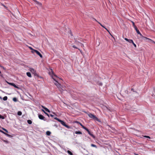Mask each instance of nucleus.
I'll use <instances>...</instances> for the list:
<instances>
[{
    "mask_svg": "<svg viewBox=\"0 0 155 155\" xmlns=\"http://www.w3.org/2000/svg\"><path fill=\"white\" fill-rule=\"evenodd\" d=\"M88 115L90 117L93 119L94 120L97 121L99 122H101L100 120L97 118L95 115L90 113L88 114Z\"/></svg>",
    "mask_w": 155,
    "mask_h": 155,
    "instance_id": "obj_1",
    "label": "nucleus"
},
{
    "mask_svg": "<svg viewBox=\"0 0 155 155\" xmlns=\"http://www.w3.org/2000/svg\"><path fill=\"white\" fill-rule=\"evenodd\" d=\"M63 126L66 127L68 129L71 128V127L70 126L67 125L66 123L64 122V121H63L61 120L59 122Z\"/></svg>",
    "mask_w": 155,
    "mask_h": 155,
    "instance_id": "obj_2",
    "label": "nucleus"
},
{
    "mask_svg": "<svg viewBox=\"0 0 155 155\" xmlns=\"http://www.w3.org/2000/svg\"><path fill=\"white\" fill-rule=\"evenodd\" d=\"M135 27V28H135V30H136V32H137V34L140 35V36L141 37V38H142V39L144 38H145V37H144L140 33L139 30L138 29V28L137 27Z\"/></svg>",
    "mask_w": 155,
    "mask_h": 155,
    "instance_id": "obj_3",
    "label": "nucleus"
},
{
    "mask_svg": "<svg viewBox=\"0 0 155 155\" xmlns=\"http://www.w3.org/2000/svg\"><path fill=\"white\" fill-rule=\"evenodd\" d=\"M38 118L39 119L41 120H43L44 121H46V119L45 118V117L43 115L40 114H38Z\"/></svg>",
    "mask_w": 155,
    "mask_h": 155,
    "instance_id": "obj_4",
    "label": "nucleus"
},
{
    "mask_svg": "<svg viewBox=\"0 0 155 155\" xmlns=\"http://www.w3.org/2000/svg\"><path fill=\"white\" fill-rule=\"evenodd\" d=\"M52 78L56 82V83H54L55 85H56L58 87H60L61 86V84L59 83L54 78H53L52 76Z\"/></svg>",
    "mask_w": 155,
    "mask_h": 155,
    "instance_id": "obj_5",
    "label": "nucleus"
},
{
    "mask_svg": "<svg viewBox=\"0 0 155 155\" xmlns=\"http://www.w3.org/2000/svg\"><path fill=\"white\" fill-rule=\"evenodd\" d=\"M85 130L87 131L88 134L91 136L92 137L94 138H95V137L93 134L92 132H91L87 128Z\"/></svg>",
    "mask_w": 155,
    "mask_h": 155,
    "instance_id": "obj_6",
    "label": "nucleus"
},
{
    "mask_svg": "<svg viewBox=\"0 0 155 155\" xmlns=\"http://www.w3.org/2000/svg\"><path fill=\"white\" fill-rule=\"evenodd\" d=\"M41 107L44 109L45 111H46L48 112V113H50L51 112L49 110L48 108H47L45 106H43V105H41Z\"/></svg>",
    "mask_w": 155,
    "mask_h": 155,
    "instance_id": "obj_7",
    "label": "nucleus"
},
{
    "mask_svg": "<svg viewBox=\"0 0 155 155\" xmlns=\"http://www.w3.org/2000/svg\"><path fill=\"white\" fill-rule=\"evenodd\" d=\"M36 51V52L35 53L37 55H39L41 58H42L43 57H42V55L40 53L39 51H38L37 50V51Z\"/></svg>",
    "mask_w": 155,
    "mask_h": 155,
    "instance_id": "obj_8",
    "label": "nucleus"
},
{
    "mask_svg": "<svg viewBox=\"0 0 155 155\" xmlns=\"http://www.w3.org/2000/svg\"><path fill=\"white\" fill-rule=\"evenodd\" d=\"M144 38L146 39H148L149 42H150L151 43H153L154 44H155V42L154 41H153V40H152L148 38L145 37Z\"/></svg>",
    "mask_w": 155,
    "mask_h": 155,
    "instance_id": "obj_9",
    "label": "nucleus"
},
{
    "mask_svg": "<svg viewBox=\"0 0 155 155\" xmlns=\"http://www.w3.org/2000/svg\"><path fill=\"white\" fill-rule=\"evenodd\" d=\"M124 39L127 41L128 42H129L130 43H131V42H133V40L132 39H129L126 38H124Z\"/></svg>",
    "mask_w": 155,
    "mask_h": 155,
    "instance_id": "obj_10",
    "label": "nucleus"
},
{
    "mask_svg": "<svg viewBox=\"0 0 155 155\" xmlns=\"http://www.w3.org/2000/svg\"><path fill=\"white\" fill-rule=\"evenodd\" d=\"M34 2L36 3V4L39 5V6H41L42 5V4L41 3L39 2H38L36 0H33V1Z\"/></svg>",
    "mask_w": 155,
    "mask_h": 155,
    "instance_id": "obj_11",
    "label": "nucleus"
},
{
    "mask_svg": "<svg viewBox=\"0 0 155 155\" xmlns=\"http://www.w3.org/2000/svg\"><path fill=\"white\" fill-rule=\"evenodd\" d=\"M42 111L45 114H46L49 117H50L49 114L46 113L44 109H41Z\"/></svg>",
    "mask_w": 155,
    "mask_h": 155,
    "instance_id": "obj_12",
    "label": "nucleus"
},
{
    "mask_svg": "<svg viewBox=\"0 0 155 155\" xmlns=\"http://www.w3.org/2000/svg\"><path fill=\"white\" fill-rule=\"evenodd\" d=\"M75 133L76 134H82V133L80 131H76L75 132Z\"/></svg>",
    "mask_w": 155,
    "mask_h": 155,
    "instance_id": "obj_13",
    "label": "nucleus"
},
{
    "mask_svg": "<svg viewBox=\"0 0 155 155\" xmlns=\"http://www.w3.org/2000/svg\"><path fill=\"white\" fill-rule=\"evenodd\" d=\"M26 74L27 75V76H28L29 77L31 78V73L30 72H27L26 73Z\"/></svg>",
    "mask_w": 155,
    "mask_h": 155,
    "instance_id": "obj_14",
    "label": "nucleus"
},
{
    "mask_svg": "<svg viewBox=\"0 0 155 155\" xmlns=\"http://www.w3.org/2000/svg\"><path fill=\"white\" fill-rule=\"evenodd\" d=\"M34 76H36L38 77H39L40 78H41V76H39L35 72L34 74Z\"/></svg>",
    "mask_w": 155,
    "mask_h": 155,
    "instance_id": "obj_15",
    "label": "nucleus"
},
{
    "mask_svg": "<svg viewBox=\"0 0 155 155\" xmlns=\"http://www.w3.org/2000/svg\"><path fill=\"white\" fill-rule=\"evenodd\" d=\"M2 140L5 143H6L8 144L9 143V142L7 140H4V139H2Z\"/></svg>",
    "mask_w": 155,
    "mask_h": 155,
    "instance_id": "obj_16",
    "label": "nucleus"
},
{
    "mask_svg": "<svg viewBox=\"0 0 155 155\" xmlns=\"http://www.w3.org/2000/svg\"><path fill=\"white\" fill-rule=\"evenodd\" d=\"M12 86H13L15 88H19L18 87L16 86L14 83H12Z\"/></svg>",
    "mask_w": 155,
    "mask_h": 155,
    "instance_id": "obj_17",
    "label": "nucleus"
},
{
    "mask_svg": "<svg viewBox=\"0 0 155 155\" xmlns=\"http://www.w3.org/2000/svg\"><path fill=\"white\" fill-rule=\"evenodd\" d=\"M51 134V132L49 131H47L46 132V134L48 136H50Z\"/></svg>",
    "mask_w": 155,
    "mask_h": 155,
    "instance_id": "obj_18",
    "label": "nucleus"
},
{
    "mask_svg": "<svg viewBox=\"0 0 155 155\" xmlns=\"http://www.w3.org/2000/svg\"><path fill=\"white\" fill-rule=\"evenodd\" d=\"M30 71L33 74L36 72L35 70L33 68H31Z\"/></svg>",
    "mask_w": 155,
    "mask_h": 155,
    "instance_id": "obj_19",
    "label": "nucleus"
},
{
    "mask_svg": "<svg viewBox=\"0 0 155 155\" xmlns=\"http://www.w3.org/2000/svg\"><path fill=\"white\" fill-rule=\"evenodd\" d=\"M27 122L29 124H32V121L31 120H27Z\"/></svg>",
    "mask_w": 155,
    "mask_h": 155,
    "instance_id": "obj_20",
    "label": "nucleus"
},
{
    "mask_svg": "<svg viewBox=\"0 0 155 155\" xmlns=\"http://www.w3.org/2000/svg\"><path fill=\"white\" fill-rule=\"evenodd\" d=\"M67 153L70 155H73V153L69 150H68L67 151Z\"/></svg>",
    "mask_w": 155,
    "mask_h": 155,
    "instance_id": "obj_21",
    "label": "nucleus"
},
{
    "mask_svg": "<svg viewBox=\"0 0 155 155\" xmlns=\"http://www.w3.org/2000/svg\"><path fill=\"white\" fill-rule=\"evenodd\" d=\"M96 83L97 84L100 86H102V83L101 82H99L97 81V82Z\"/></svg>",
    "mask_w": 155,
    "mask_h": 155,
    "instance_id": "obj_22",
    "label": "nucleus"
},
{
    "mask_svg": "<svg viewBox=\"0 0 155 155\" xmlns=\"http://www.w3.org/2000/svg\"><path fill=\"white\" fill-rule=\"evenodd\" d=\"M7 99H8V97L7 96H5L3 98V100L4 101H6L7 100Z\"/></svg>",
    "mask_w": 155,
    "mask_h": 155,
    "instance_id": "obj_23",
    "label": "nucleus"
},
{
    "mask_svg": "<svg viewBox=\"0 0 155 155\" xmlns=\"http://www.w3.org/2000/svg\"><path fill=\"white\" fill-rule=\"evenodd\" d=\"M5 135L6 136H8V137H9L12 138L13 137L12 136L10 135L9 134H7V133H6V134H5Z\"/></svg>",
    "mask_w": 155,
    "mask_h": 155,
    "instance_id": "obj_24",
    "label": "nucleus"
},
{
    "mask_svg": "<svg viewBox=\"0 0 155 155\" xmlns=\"http://www.w3.org/2000/svg\"><path fill=\"white\" fill-rule=\"evenodd\" d=\"M17 114L19 116H21L22 115V112L21 111H18L17 113Z\"/></svg>",
    "mask_w": 155,
    "mask_h": 155,
    "instance_id": "obj_25",
    "label": "nucleus"
},
{
    "mask_svg": "<svg viewBox=\"0 0 155 155\" xmlns=\"http://www.w3.org/2000/svg\"><path fill=\"white\" fill-rule=\"evenodd\" d=\"M13 101L14 102H16L17 101V100L16 97H15L13 98Z\"/></svg>",
    "mask_w": 155,
    "mask_h": 155,
    "instance_id": "obj_26",
    "label": "nucleus"
},
{
    "mask_svg": "<svg viewBox=\"0 0 155 155\" xmlns=\"http://www.w3.org/2000/svg\"><path fill=\"white\" fill-rule=\"evenodd\" d=\"M81 126L82 128L84 129V130H86L87 128L84 126V125H83L82 124H81Z\"/></svg>",
    "mask_w": 155,
    "mask_h": 155,
    "instance_id": "obj_27",
    "label": "nucleus"
},
{
    "mask_svg": "<svg viewBox=\"0 0 155 155\" xmlns=\"http://www.w3.org/2000/svg\"><path fill=\"white\" fill-rule=\"evenodd\" d=\"M54 119L56 120H58L59 122L60 121V120H61L57 117H54Z\"/></svg>",
    "mask_w": 155,
    "mask_h": 155,
    "instance_id": "obj_28",
    "label": "nucleus"
},
{
    "mask_svg": "<svg viewBox=\"0 0 155 155\" xmlns=\"http://www.w3.org/2000/svg\"><path fill=\"white\" fill-rule=\"evenodd\" d=\"M131 22L132 23L134 27V28H135V27H136L137 26L135 25L134 22L132 21H131Z\"/></svg>",
    "mask_w": 155,
    "mask_h": 155,
    "instance_id": "obj_29",
    "label": "nucleus"
},
{
    "mask_svg": "<svg viewBox=\"0 0 155 155\" xmlns=\"http://www.w3.org/2000/svg\"><path fill=\"white\" fill-rule=\"evenodd\" d=\"M2 129L3 130L5 131V132H6V133H8V131L5 128H4L3 127L2 128Z\"/></svg>",
    "mask_w": 155,
    "mask_h": 155,
    "instance_id": "obj_30",
    "label": "nucleus"
},
{
    "mask_svg": "<svg viewBox=\"0 0 155 155\" xmlns=\"http://www.w3.org/2000/svg\"><path fill=\"white\" fill-rule=\"evenodd\" d=\"M91 146L92 147H95L96 148H97V146L96 145L94 144H91Z\"/></svg>",
    "mask_w": 155,
    "mask_h": 155,
    "instance_id": "obj_31",
    "label": "nucleus"
},
{
    "mask_svg": "<svg viewBox=\"0 0 155 155\" xmlns=\"http://www.w3.org/2000/svg\"><path fill=\"white\" fill-rule=\"evenodd\" d=\"M75 123H77L78 124H80V125H81V124H81L80 122L78 121H75Z\"/></svg>",
    "mask_w": 155,
    "mask_h": 155,
    "instance_id": "obj_32",
    "label": "nucleus"
},
{
    "mask_svg": "<svg viewBox=\"0 0 155 155\" xmlns=\"http://www.w3.org/2000/svg\"><path fill=\"white\" fill-rule=\"evenodd\" d=\"M5 118V117L3 116H2V115H1L0 114V119H4Z\"/></svg>",
    "mask_w": 155,
    "mask_h": 155,
    "instance_id": "obj_33",
    "label": "nucleus"
},
{
    "mask_svg": "<svg viewBox=\"0 0 155 155\" xmlns=\"http://www.w3.org/2000/svg\"><path fill=\"white\" fill-rule=\"evenodd\" d=\"M144 137L150 139V136H143Z\"/></svg>",
    "mask_w": 155,
    "mask_h": 155,
    "instance_id": "obj_34",
    "label": "nucleus"
},
{
    "mask_svg": "<svg viewBox=\"0 0 155 155\" xmlns=\"http://www.w3.org/2000/svg\"><path fill=\"white\" fill-rule=\"evenodd\" d=\"M36 51H37V50L33 49V50H32L31 52L32 53H34L35 52L36 53Z\"/></svg>",
    "mask_w": 155,
    "mask_h": 155,
    "instance_id": "obj_35",
    "label": "nucleus"
},
{
    "mask_svg": "<svg viewBox=\"0 0 155 155\" xmlns=\"http://www.w3.org/2000/svg\"><path fill=\"white\" fill-rule=\"evenodd\" d=\"M0 67H1V68H3L4 70H6V68H5V67H4L3 66L1 65L0 64Z\"/></svg>",
    "mask_w": 155,
    "mask_h": 155,
    "instance_id": "obj_36",
    "label": "nucleus"
},
{
    "mask_svg": "<svg viewBox=\"0 0 155 155\" xmlns=\"http://www.w3.org/2000/svg\"><path fill=\"white\" fill-rule=\"evenodd\" d=\"M131 43L133 44V45L135 48H136L137 47L136 45L134 42L133 41V42H131Z\"/></svg>",
    "mask_w": 155,
    "mask_h": 155,
    "instance_id": "obj_37",
    "label": "nucleus"
},
{
    "mask_svg": "<svg viewBox=\"0 0 155 155\" xmlns=\"http://www.w3.org/2000/svg\"><path fill=\"white\" fill-rule=\"evenodd\" d=\"M51 71H52V73L54 75V76L57 77V75H56L55 74H54V73L53 72L52 70H51Z\"/></svg>",
    "mask_w": 155,
    "mask_h": 155,
    "instance_id": "obj_38",
    "label": "nucleus"
},
{
    "mask_svg": "<svg viewBox=\"0 0 155 155\" xmlns=\"http://www.w3.org/2000/svg\"><path fill=\"white\" fill-rule=\"evenodd\" d=\"M131 91H133V92H135V93H137V92L136 91H135L134 90V88H131Z\"/></svg>",
    "mask_w": 155,
    "mask_h": 155,
    "instance_id": "obj_39",
    "label": "nucleus"
},
{
    "mask_svg": "<svg viewBox=\"0 0 155 155\" xmlns=\"http://www.w3.org/2000/svg\"><path fill=\"white\" fill-rule=\"evenodd\" d=\"M6 82L9 85L12 86V83H10L6 81Z\"/></svg>",
    "mask_w": 155,
    "mask_h": 155,
    "instance_id": "obj_40",
    "label": "nucleus"
},
{
    "mask_svg": "<svg viewBox=\"0 0 155 155\" xmlns=\"http://www.w3.org/2000/svg\"><path fill=\"white\" fill-rule=\"evenodd\" d=\"M72 47L74 48H76V49H78V48H77L75 45H74L72 46Z\"/></svg>",
    "mask_w": 155,
    "mask_h": 155,
    "instance_id": "obj_41",
    "label": "nucleus"
},
{
    "mask_svg": "<svg viewBox=\"0 0 155 155\" xmlns=\"http://www.w3.org/2000/svg\"><path fill=\"white\" fill-rule=\"evenodd\" d=\"M1 133H2L3 134H6V133L5 132H4V131H3V130H2V132H1Z\"/></svg>",
    "mask_w": 155,
    "mask_h": 155,
    "instance_id": "obj_42",
    "label": "nucleus"
},
{
    "mask_svg": "<svg viewBox=\"0 0 155 155\" xmlns=\"http://www.w3.org/2000/svg\"><path fill=\"white\" fill-rule=\"evenodd\" d=\"M95 20L97 21L99 24H100V25L101 26V25H102L101 23H100L99 22H98V21H97V20H96V19H95Z\"/></svg>",
    "mask_w": 155,
    "mask_h": 155,
    "instance_id": "obj_43",
    "label": "nucleus"
},
{
    "mask_svg": "<svg viewBox=\"0 0 155 155\" xmlns=\"http://www.w3.org/2000/svg\"><path fill=\"white\" fill-rule=\"evenodd\" d=\"M125 92L126 93H127V94H128V92H129V91L128 90H126L125 91Z\"/></svg>",
    "mask_w": 155,
    "mask_h": 155,
    "instance_id": "obj_44",
    "label": "nucleus"
},
{
    "mask_svg": "<svg viewBox=\"0 0 155 155\" xmlns=\"http://www.w3.org/2000/svg\"><path fill=\"white\" fill-rule=\"evenodd\" d=\"M103 28H104L106 30H107V31H108V30H107V29L104 26H103Z\"/></svg>",
    "mask_w": 155,
    "mask_h": 155,
    "instance_id": "obj_45",
    "label": "nucleus"
},
{
    "mask_svg": "<svg viewBox=\"0 0 155 155\" xmlns=\"http://www.w3.org/2000/svg\"><path fill=\"white\" fill-rule=\"evenodd\" d=\"M51 117H53L54 116V115H52V114H50L49 115Z\"/></svg>",
    "mask_w": 155,
    "mask_h": 155,
    "instance_id": "obj_46",
    "label": "nucleus"
},
{
    "mask_svg": "<svg viewBox=\"0 0 155 155\" xmlns=\"http://www.w3.org/2000/svg\"><path fill=\"white\" fill-rule=\"evenodd\" d=\"M0 75L2 77H3V76H2V74H1V71H0Z\"/></svg>",
    "mask_w": 155,
    "mask_h": 155,
    "instance_id": "obj_47",
    "label": "nucleus"
},
{
    "mask_svg": "<svg viewBox=\"0 0 155 155\" xmlns=\"http://www.w3.org/2000/svg\"><path fill=\"white\" fill-rule=\"evenodd\" d=\"M29 48L31 50H32L33 49L32 47H29Z\"/></svg>",
    "mask_w": 155,
    "mask_h": 155,
    "instance_id": "obj_48",
    "label": "nucleus"
},
{
    "mask_svg": "<svg viewBox=\"0 0 155 155\" xmlns=\"http://www.w3.org/2000/svg\"><path fill=\"white\" fill-rule=\"evenodd\" d=\"M52 113H53V114H54V115H57L56 114V113H55L54 112H52Z\"/></svg>",
    "mask_w": 155,
    "mask_h": 155,
    "instance_id": "obj_49",
    "label": "nucleus"
},
{
    "mask_svg": "<svg viewBox=\"0 0 155 155\" xmlns=\"http://www.w3.org/2000/svg\"><path fill=\"white\" fill-rule=\"evenodd\" d=\"M70 34H71V36H72L73 35L72 34V32H71V31H70Z\"/></svg>",
    "mask_w": 155,
    "mask_h": 155,
    "instance_id": "obj_50",
    "label": "nucleus"
},
{
    "mask_svg": "<svg viewBox=\"0 0 155 155\" xmlns=\"http://www.w3.org/2000/svg\"><path fill=\"white\" fill-rule=\"evenodd\" d=\"M54 126H55L56 127H58V126L56 125V124H55L54 125Z\"/></svg>",
    "mask_w": 155,
    "mask_h": 155,
    "instance_id": "obj_51",
    "label": "nucleus"
},
{
    "mask_svg": "<svg viewBox=\"0 0 155 155\" xmlns=\"http://www.w3.org/2000/svg\"><path fill=\"white\" fill-rule=\"evenodd\" d=\"M2 99V97H1V96H0V99Z\"/></svg>",
    "mask_w": 155,
    "mask_h": 155,
    "instance_id": "obj_52",
    "label": "nucleus"
},
{
    "mask_svg": "<svg viewBox=\"0 0 155 155\" xmlns=\"http://www.w3.org/2000/svg\"><path fill=\"white\" fill-rule=\"evenodd\" d=\"M3 5V6H4L5 7V8H6V7L5 5Z\"/></svg>",
    "mask_w": 155,
    "mask_h": 155,
    "instance_id": "obj_53",
    "label": "nucleus"
},
{
    "mask_svg": "<svg viewBox=\"0 0 155 155\" xmlns=\"http://www.w3.org/2000/svg\"><path fill=\"white\" fill-rule=\"evenodd\" d=\"M153 90H154V91H155V88H154Z\"/></svg>",
    "mask_w": 155,
    "mask_h": 155,
    "instance_id": "obj_54",
    "label": "nucleus"
},
{
    "mask_svg": "<svg viewBox=\"0 0 155 155\" xmlns=\"http://www.w3.org/2000/svg\"><path fill=\"white\" fill-rule=\"evenodd\" d=\"M2 130H0V132H2Z\"/></svg>",
    "mask_w": 155,
    "mask_h": 155,
    "instance_id": "obj_55",
    "label": "nucleus"
},
{
    "mask_svg": "<svg viewBox=\"0 0 155 155\" xmlns=\"http://www.w3.org/2000/svg\"><path fill=\"white\" fill-rule=\"evenodd\" d=\"M103 26H103V25H101V26H102V27H103Z\"/></svg>",
    "mask_w": 155,
    "mask_h": 155,
    "instance_id": "obj_56",
    "label": "nucleus"
},
{
    "mask_svg": "<svg viewBox=\"0 0 155 155\" xmlns=\"http://www.w3.org/2000/svg\"><path fill=\"white\" fill-rule=\"evenodd\" d=\"M33 1V0H32Z\"/></svg>",
    "mask_w": 155,
    "mask_h": 155,
    "instance_id": "obj_57",
    "label": "nucleus"
}]
</instances>
